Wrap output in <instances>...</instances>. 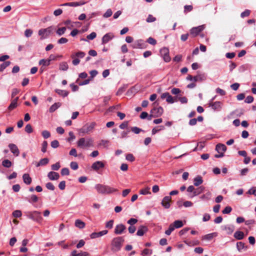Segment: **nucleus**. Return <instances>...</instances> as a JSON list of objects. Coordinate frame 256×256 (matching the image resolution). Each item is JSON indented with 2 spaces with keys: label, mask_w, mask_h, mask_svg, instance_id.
Returning a JSON list of instances; mask_svg holds the SVG:
<instances>
[{
  "label": "nucleus",
  "mask_w": 256,
  "mask_h": 256,
  "mask_svg": "<svg viewBox=\"0 0 256 256\" xmlns=\"http://www.w3.org/2000/svg\"><path fill=\"white\" fill-rule=\"evenodd\" d=\"M250 10H246L244 12L241 13L240 16L242 18L250 16Z\"/></svg>",
  "instance_id": "obj_46"
},
{
  "label": "nucleus",
  "mask_w": 256,
  "mask_h": 256,
  "mask_svg": "<svg viewBox=\"0 0 256 256\" xmlns=\"http://www.w3.org/2000/svg\"><path fill=\"white\" fill-rule=\"evenodd\" d=\"M66 30V27H62L58 29L56 31V34L59 36L62 35Z\"/></svg>",
  "instance_id": "obj_42"
},
{
  "label": "nucleus",
  "mask_w": 256,
  "mask_h": 256,
  "mask_svg": "<svg viewBox=\"0 0 256 256\" xmlns=\"http://www.w3.org/2000/svg\"><path fill=\"white\" fill-rule=\"evenodd\" d=\"M95 126L96 124L94 122H92L89 124L84 126L80 129V132L83 134H88L92 130Z\"/></svg>",
  "instance_id": "obj_7"
},
{
  "label": "nucleus",
  "mask_w": 256,
  "mask_h": 256,
  "mask_svg": "<svg viewBox=\"0 0 256 256\" xmlns=\"http://www.w3.org/2000/svg\"><path fill=\"white\" fill-rule=\"evenodd\" d=\"M160 54L162 56L169 54V50L166 48H163L160 50Z\"/></svg>",
  "instance_id": "obj_58"
},
{
  "label": "nucleus",
  "mask_w": 256,
  "mask_h": 256,
  "mask_svg": "<svg viewBox=\"0 0 256 256\" xmlns=\"http://www.w3.org/2000/svg\"><path fill=\"white\" fill-rule=\"evenodd\" d=\"M131 130L136 134H138L140 132L143 131L141 128L136 126L132 127Z\"/></svg>",
  "instance_id": "obj_44"
},
{
  "label": "nucleus",
  "mask_w": 256,
  "mask_h": 256,
  "mask_svg": "<svg viewBox=\"0 0 256 256\" xmlns=\"http://www.w3.org/2000/svg\"><path fill=\"white\" fill-rule=\"evenodd\" d=\"M22 212L20 210H16L12 212V216L14 218H20L22 216Z\"/></svg>",
  "instance_id": "obj_48"
},
{
  "label": "nucleus",
  "mask_w": 256,
  "mask_h": 256,
  "mask_svg": "<svg viewBox=\"0 0 256 256\" xmlns=\"http://www.w3.org/2000/svg\"><path fill=\"white\" fill-rule=\"evenodd\" d=\"M232 210V208L230 206H226L224 209L222 210V213L224 214H230Z\"/></svg>",
  "instance_id": "obj_60"
},
{
  "label": "nucleus",
  "mask_w": 256,
  "mask_h": 256,
  "mask_svg": "<svg viewBox=\"0 0 256 256\" xmlns=\"http://www.w3.org/2000/svg\"><path fill=\"white\" fill-rule=\"evenodd\" d=\"M2 165L5 168H9L12 166V163L8 160H4L2 162Z\"/></svg>",
  "instance_id": "obj_39"
},
{
  "label": "nucleus",
  "mask_w": 256,
  "mask_h": 256,
  "mask_svg": "<svg viewBox=\"0 0 256 256\" xmlns=\"http://www.w3.org/2000/svg\"><path fill=\"white\" fill-rule=\"evenodd\" d=\"M94 141L92 138L86 140L85 138H80L77 142V146L82 148H88L94 146Z\"/></svg>",
  "instance_id": "obj_2"
},
{
  "label": "nucleus",
  "mask_w": 256,
  "mask_h": 256,
  "mask_svg": "<svg viewBox=\"0 0 256 256\" xmlns=\"http://www.w3.org/2000/svg\"><path fill=\"white\" fill-rule=\"evenodd\" d=\"M170 225L174 230V228H178L182 227L183 226V222L182 220H177L174 221L172 224H170Z\"/></svg>",
  "instance_id": "obj_25"
},
{
  "label": "nucleus",
  "mask_w": 256,
  "mask_h": 256,
  "mask_svg": "<svg viewBox=\"0 0 256 256\" xmlns=\"http://www.w3.org/2000/svg\"><path fill=\"white\" fill-rule=\"evenodd\" d=\"M126 160L131 162H134L135 160V158L132 154H128L126 155Z\"/></svg>",
  "instance_id": "obj_43"
},
{
  "label": "nucleus",
  "mask_w": 256,
  "mask_h": 256,
  "mask_svg": "<svg viewBox=\"0 0 256 256\" xmlns=\"http://www.w3.org/2000/svg\"><path fill=\"white\" fill-rule=\"evenodd\" d=\"M211 196V193L208 192L206 194H203L200 196V198L202 200H210Z\"/></svg>",
  "instance_id": "obj_41"
},
{
  "label": "nucleus",
  "mask_w": 256,
  "mask_h": 256,
  "mask_svg": "<svg viewBox=\"0 0 256 256\" xmlns=\"http://www.w3.org/2000/svg\"><path fill=\"white\" fill-rule=\"evenodd\" d=\"M76 252V250H73L71 253V256H90V254L86 252H82L78 254Z\"/></svg>",
  "instance_id": "obj_27"
},
{
  "label": "nucleus",
  "mask_w": 256,
  "mask_h": 256,
  "mask_svg": "<svg viewBox=\"0 0 256 256\" xmlns=\"http://www.w3.org/2000/svg\"><path fill=\"white\" fill-rule=\"evenodd\" d=\"M42 134L44 138H48L50 136V132L46 130H43L42 132Z\"/></svg>",
  "instance_id": "obj_52"
},
{
  "label": "nucleus",
  "mask_w": 256,
  "mask_h": 256,
  "mask_svg": "<svg viewBox=\"0 0 256 256\" xmlns=\"http://www.w3.org/2000/svg\"><path fill=\"white\" fill-rule=\"evenodd\" d=\"M8 147L11 152L14 154L16 155V156L19 155L20 152L18 146L16 144H10L8 145Z\"/></svg>",
  "instance_id": "obj_17"
},
{
  "label": "nucleus",
  "mask_w": 256,
  "mask_h": 256,
  "mask_svg": "<svg viewBox=\"0 0 256 256\" xmlns=\"http://www.w3.org/2000/svg\"><path fill=\"white\" fill-rule=\"evenodd\" d=\"M26 216L29 218L38 222H41L42 220L41 213L38 211L29 212H27Z\"/></svg>",
  "instance_id": "obj_3"
},
{
  "label": "nucleus",
  "mask_w": 256,
  "mask_h": 256,
  "mask_svg": "<svg viewBox=\"0 0 256 256\" xmlns=\"http://www.w3.org/2000/svg\"><path fill=\"white\" fill-rule=\"evenodd\" d=\"M52 31L51 27L40 30H38V34L41 36L40 39L43 40L48 37L52 32Z\"/></svg>",
  "instance_id": "obj_6"
},
{
  "label": "nucleus",
  "mask_w": 256,
  "mask_h": 256,
  "mask_svg": "<svg viewBox=\"0 0 256 256\" xmlns=\"http://www.w3.org/2000/svg\"><path fill=\"white\" fill-rule=\"evenodd\" d=\"M204 190V187H203V186H200L198 188H194V194H190L189 197L190 198H192L194 196H198V195L200 194H201L202 192Z\"/></svg>",
  "instance_id": "obj_19"
},
{
  "label": "nucleus",
  "mask_w": 256,
  "mask_h": 256,
  "mask_svg": "<svg viewBox=\"0 0 256 256\" xmlns=\"http://www.w3.org/2000/svg\"><path fill=\"white\" fill-rule=\"evenodd\" d=\"M172 201V198L170 196H164L162 201V205L165 208H169L170 206V202Z\"/></svg>",
  "instance_id": "obj_9"
},
{
  "label": "nucleus",
  "mask_w": 256,
  "mask_h": 256,
  "mask_svg": "<svg viewBox=\"0 0 256 256\" xmlns=\"http://www.w3.org/2000/svg\"><path fill=\"white\" fill-rule=\"evenodd\" d=\"M10 64V61H6L2 64L0 66V72H2L4 71V70Z\"/></svg>",
  "instance_id": "obj_37"
},
{
  "label": "nucleus",
  "mask_w": 256,
  "mask_h": 256,
  "mask_svg": "<svg viewBox=\"0 0 256 256\" xmlns=\"http://www.w3.org/2000/svg\"><path fill=\"white\" fill-rule=\"evenodd\" d=\"M48 162H49V160L48 158H42L36 164V166L38 167L40 166H45L48 163Z\"/></svg>",
  "instance_id": "obj_31"
},
{
  "label": "nucleus",
  "mask_w": 256,
  "mask_h": 256,
  "mask_svg": "<svg viewBox=\"0 0 256 256\" xmlns=\"http://www.w3.org/2000/svg\"><path fill=\"white\" fill-rule=\"evenodd\" d=\"M222 103L220 102H211L209 104V106H211L212 108L216 110H220L222 108Z\"/></svg>",
  "instance_id": "obj_14"
},
{
  "label": "nucleus",
  "mask_w": 256,
  "mask_h": 256,
  "mask_svg": "<svg viewBox=\"0 0 256 256\" xmlns=\"http://www.w3.org/2000/svg\"><path fill=\"white\" fill-rule=\"evenodd\" d=\"M59 68L62 70H67L68 68V66L66 62H63L60 64Z\"/></svg>",
  "instance_id": "obj_36"
},
{
  "label": "nucleus",
  "mask_w": 256,
  "mask_h": 256,
  "mask_svg": "<svg viewBox=\"0 0 256 256\" xmlns=\"http://www.w3.org/2000/svg\"><path fill=\"white\" fill-rule=\"evenodd\" d=\"M75 226L79 228H83L85 227V223L80 220H76L74 223Z\"/></svg>",
  "instance_id": "obj_29"
},
{
  "label": "nucleus",
  "mask_w": 256,
  "mask_h": 256,
  "mask_svg": "<svg viewBox=\"0 0 256 256\" xmlns=\"http://www.w3.org/2000/svg\"><path fill=\"white\" fill-rule=\"evenodd\" d=\"M205 26L204 25L200 26L197 27H194L190 30V35L194 38L200 34L204 30Z\"/></svg>",
  "instance_id": "obj_5"
},
{
  "label": "nucleus",
  "mask_w": 256,
  "mask_h": 256,
  "mask_svg": "<svg viewBox=\"0 0 256 256\" xmlns=\"http://www.w3.org/2000/svg\"><path fill=\"white\" fill-rule=\"evenodd\" d=\"M138 220L134 218H130L128 222L127 223L130 226H134L138 222Z\"/></svg>",
  "instance_id": "obj_53"
},
{
  "label": "nucleus",
  "mask_w": 256,
  "mask_h": 256,
  "mask_svg": "<svg viewBox=\"0 0 256 256\" xmlns=\"http://www.w3.org/2000/svg\"><path fill=\"white\" fill-rule=\"evenodd\" d=\"M85 4L84 2H67L64 3L63 4H62L61 6H79L83 5Z\"/></svg>",
  "instance_id": "obj_20"
},
{
  "label": "nucleus",
  "mask_w": 256,
  "mask_h": 256,
  "mask_svg": "<svg viewBox=\"0 0 256 256\" xmlns=\"http://www.w3.org/2000/svg\"><path fill=\"white\" fill-rule=\"evenodd\" d=\"M50 145L54 148H57L59 146V142L57 140H54L51 142Z\"/></svg>",
  "instance_id": "obj_56"
},
{
  "label": "nucleus",
  "mask_w": 256,
  "mask_h": 256,
  "mask_svg": "<svg viewBox=\"0 0 256 256\" xmlns=\"http://www.w3.org/2000/svg\"><path fill=\"white\" fill-rule=\"evenodd\" d=\"M25 130L28 134L32 133L33 131L32 126L30 124H28L25 127Z\"/></svg>",
  "instance_id": "obj_55"
},
{
  "label": "nucleus",
  "mask_w": 256,
  "mask_h": 256,
  "mask_svg": "<svg viewBox=\"0 0 256 256\" xmlns=\"http://www.w3.org/2000/svg\"><path fill=\"white\" fill-rule=\"evenodd\" d=\"M218 234L216 232L210 233L204 236L202 240H212L217 236Z\"/></svg>",
  "instance_id": "obj_28"
},
{
  "label": "nucleus",
  "mask_w": 256,
  "mask_h": 256,
  "mask_svg": "<svg viewBox=\"0 0 256 256\" xmlns=\"http://www.w3.org/2000/svg\"><path fill=\"white\" fill-rule=\"evenodd\" d=\"M152 253V250L149 248H144L141 253L142 256H146L147 255L151 254Z\"/></svg>",
  "instance_id": "obj_40"
},
{
  "label": "nucleus",
  "mask_w": 256,
  "mask_h": 256,
  "mask_svg": "<svg viewBox=\"0 0 256 256\" xmlns=\"http://www.w3.org/2000/svg\"><path fill=\"white\" fill-rule=\"evenodd\" d=\"M95 188L99 194H110L118 191V190L115 188L102 184H96Z\"/></svg>",
  "instance_id": "obj_1"
},
{
  "label": "nucleus",
  "mask_w": 256,
  "mask_h": 256,
  "mask_svg": "<svg viewBox=\"0 0 256 256\" xmlns=\"http://www.w3.org/2000/svg\"><path fill=\"white\" fill-rule=\"evenodd\" d=\"M24 182L26 184H30L32 182V178L28 174H24L22 176Z\"/></svg>",
  "instance_id": "obj_24"
},
{
  "label": "nucleus",
  "mask_w": 256,
  "mask_h": 256,
  "mask_svg": "<svg viewBox=\"0 0 256 256\" xmlns=\"http://www.w3.org/2000/svg\"><path fill=\"white\" fill-rule=\"evenodd\" d=\"M60 166L59 162L56 163L55 164H52L51 166L52 169L54 170H58L60 168Z\"/></svg>",
  "instance_id": "obj_54"
},
{
  "label": "nucleus",
  "mask_w": 256,
  "mask_h": 256,
  "mask_svg": "<svg viewBox=\"0 0 256 256\" xmlns=\"http://www.w3.org/2000/svg\"><path fill=\"white\" fill-rule=\"evenodd\" d=\"M244 234L242 232L238 230L234 234V237L238 240H241L244 238Z\"/></svg>",
  "instance_id": "obj_26"
},
{
  "label": "nucleus",
  "mask_w": 256,
  "mask_h": 256,
  "mask_svg": "<svg viewBox=\"0 0 256 256\" xmlns=\"http://www.w3.org/2000/svg\"><path fill=\"white\" fill-rule=\"evenodd\" d=\"M112 14L111 9H108L106 12L104 14L103 16L106 18L110 17Z\"/></svg>",
  "instance_id": "obj_57"
},
{
  "label": "nucleus",
  "mask_w": 256,
  "mask_h": 256,
  "mask_svg": "<svg viewBox=\"0 0 256 256\" xmlns=\"http://www.w3.org/2000/svg\"><path fill=\"white\" fill-rule=\"evenodd\" d=\"M70 166L71 168L74 170H76L78 168V163L75 162H71L70 164Z\"/></svg>",
  "instance_id": "obj_59"
},
{
  "label": "nucleus",
  "mask_w": 256,
  "mask_h": 256,
  "mask_svg": "<svg viewBox=\"0 0 256 256\" xmlns=\"http://www.w3.org/2000/svg\"><path fill=\"white\" fill-rule=\"evenodd\" d=\"M96 36V34L95 32H92L90 34L87 36L86 38L88 40H92Z\"/></svg>",
  "instance_id": "obj_63"
},
{
  "label": "nucleus",
  "mask_w": 256,
  "mask_h": 256,
  "mask_svg": "<svg viewBox=\"0 0 256 256\" xmlns=\"http://www.w3.org/2000/svg\"><path fill=\"white\" fill-rule=\"evenodd\" d=\"M206 79V77L204 74H199L196 76H194V82L198 81H203Z\"/></svg>",
  "instance_id": "obj_23"
},
{
  "label": "nucleus",
  "mask_w": 256,
  "mask_h": 256,
  "mask_svg": "<svg viewBox=\"0 0 256 256\" xmlns=\"http://www.w3.org/2000/svg\"><path fill=\"white\" fill-rule=\"evenodd\" d=\"M120 241H112L111 244V250L114 252L120 250L122 247Z\"/></svg>",
  "instance_id": "obj_10"
},
{
  "label": "nucleus",
  "mask_w": 256,
  "mask_h": 256,
  "mask_svg": "<svg viewBox=\"0 0 256 256\" xmlns=\"http://www.w3.org/2000/svg\"><path fill=\"white\" fill-rule=\"evenodd\" d=\"M254 100V98L252 96H249L246 98L244 100V102L246 103L250 104L253 102Z\"/></svg>",
  "instance_id": "obj_64"
},
{
  "label": "nucleus",
  "mask_w": 256,
  "mask_h": 256,
  "mask_svg": "<svg viewBox=\"0 0 256 256\" xmlns=\"http://www.w3.org/2000/svg\"><path fill=\"white\" fill-rule=\"evenodd\" d=\"M48 146V142L46 141H44L42 143V152L44 153L46 152V148Z\"/></svg>",
  "instance_id": "obj_51"
},
{
  "label": "nucleus",
  "mask_w": 256,
  "mask_h": 256,
  "mask_svg": "<svg viewBox=\"0 0 256 256\" xmlns=\"http://www.w3.org/2000/svg\"><path fill=\"white\" fill-rule=\"evenodd\" d=\"M247 194L256 196V187L252 188L248 191Z\"/></svg>",
  "instance_id": "obj_62"
},
{
  "label": "nucleus",
  "mask_w": 256,
  "mask_h": 256,
  "mask_svg": "<svg viewBox=\"0 0 256 256\" xmlns=\"http://www.w3.org/2000/svg\"><path fill=\"white\" fill-rule=\"evenodd\" d=\"M86 55V54L83 52H78L74 54H72L71 55V58H83Z\"/></svg>",
  "instance_id": "obj_32"
},
{
  "label": "nucleus",
  "mask_w": 256,
  "mask_h": 256,
  "mask_svg": "<svg viewBox=\"0 0 256 256\" xmlns=\"http://www.w3.org/2000/svg\"><path fill=\"white\" fill-rule=\"evenodd\" d=\"M236 248L239 252L246 250L247 249V246H246L244 243L242 241H239L236 243Z\"/></svg>",
  "instance_id": "obj_21"
},
{
  "label": "nucleus",
  "mask_w": 256,
  "mask_h": 256,
  "mask_svg": "<svg viewBox=\"0 0 256 256\" xmlns=\"http://www.w3.org/2000/svg\"><path fill=\"white\" fill-rule=\"evenodd\" d=\"M224 230H226V233L228 234H230L234 230V226H225Z\"/></svg>",
  "instance_id": "obj_35"
},
{
  "label": "nucleus",
  "mask_w": 256,
  "mask_h": 256,
  "mask_svg": "<svg viewBox=\"0 0 256 256\" xmlns=\"http://www.w3.org/2000/svg\"><path fill=\"white\" fill-rule=\"evenodd\" d=\"M203 182L202 178L200 176H197L194 178V184L195 186H198Z\"/></svg>",
  "instance_id": "obj_30"
},
{
  "label": "nucleus",
  "mask_w": 256,
  "mask_h": 256,
  "mask_svg": "<svg viewBox=\"0 0 256 256\" xmlns=\"http://www.w3.org/2000/svg\"><path fill=\"white\" fill-rule=\"evenodd\" d=\"M156 20V18L152 14H149L147 18L146 21L147 22H152Z\"/></svg>",
  "instance_id": "obj_47"
},
{
  "label": "nucleus",
  "mask_w": 256,
  "mask_h": 256,
  "mask_svg": "<svg viewBox=\"0 0 256 256\" xmlns=\"http://www.w3.org/2000/svg\"><path fill=\"white\" fill-rule=\"evenodd\" d=\"M38 63H39L40 65L46 66H48L49 65H50V60H48V58L46 60L42 59L39 61Z\"/></svg>",
  "instance_id": "obj_34"
},
{
  "label": "nucleus",
  "mask_w": 256,
  "mask_h": 256,
  "mask_svg": "<svg viewBox=\"0 0 256 256\" xmlns=\"http://www.w3.org/2000/svg\"><path fill=\"white\" fill-rule=\"evenodd\" d=\"M126 227L123 224L116 225L114 228V233L116 234H120L126 232Z\"/></svg>",
  "instance_id": "obj_11"
},
{
  "label": "nucleus",
  "mask_w": 256,
  "mask_h": 256,
  "mask_svg": "<svg viewBox=\"0 0 256 256\" xmlns=\"http://www.w3.org/2000/svg\"><path fill=\"white\" fill-rule=\"evenodd\" d=\"M114 38V34L112 33L109 32L104 35L102 38V44H104L108 43Z\"/></svg>",
  "instance_id": "obj_12"
},
{
  "label": "nucleus",
  "mask_w": 256,
  "mask_h": 256,
  "mask_svg": "<svg viewBox=\"0 0 256 256\" xmlns=\"http://www.w3.org/2000/svg\"><path fill=\"white\" fill-rule=\"evenodd\" d=\"M133 48L144 49L147 47V44L142 40H138L132 44Z\"/></svg>",
  "instance_id": "obj_8"
},
{
  "label": "nucleus",
  "mask_w": 256,
  "mask_h": 256,
  "mask_svg": "<svg viewBox=\"0 0 256 256\" xmlns=\"http://www.w3.org/2000/svg\"><path fill=\"white\" fill-rule=\"evenodd\" d=\"M56 92L59 95L62 96L64 97L66 96L68 94V92H67L66 90H58V89L56 90Z\"/></svg>",
  "instance_id": "obj_38"
},
{
  "label": "nucleus",
  "mask_w": 256,
  "mask_h": 256,
  "mask_svg": "<svg viewBox=\"0 0 256 256\" xmlns=\"http://www.w3.org/2000/svg\"><path fill=\"white\" fill-rule=\"evenodd\" d=\"M158 105V104H156V102H154L152 104V106L154 108L151 110L150 113L152 114V116L154 118H157L160 116L163 112L164 110L163 108L161 106H159L158 108H156V106Z\"/></svg>",
  "instance_id": "obj_4"
},
{
  "label": "nucleus",
  "mask_w": 256,
  "mask_h": 256,
  "mask_svg": "<svg viewBox=\"0 0 256 256\" xmlns=\"http://www.w3.org/2000/svg\"><path fill=\"white\" fill-rule=\"evenodd\" d=\"M33 32L30 29H26L24 32V35L26 37L29 38L32 36Z\"/></svg>",
  "instance_id": "obj_61"
},
{
  "label": "nucleus",
  "mask_w": 256,
  "mask_h": 256,
  "mask_svg": "<svg viewBox=\"0 0 256 256\" xmlns=\"http://www.w3.org/2000/svg\"><path fill=\"white\" fill-rule=\"evenodd\" d=\"M192 10L193 6L192 5H186L184 6V12L186 14L191 12Z\"/></svg>",
  "instance_id": "obj_45"
},
{
  "label": "nucleus",
  "mask_w": 256,
  "mask_h": 256,
  "mask_svg": "<svg viewBox=\"0 0 256 256\" xmlns=\"http://www.w3.org/2000/svg\"><path fill=\"white\" fill-rule=\"evenodd\" d=\"M48 177L50 180H57L60 178V175L58 172H50L48 174Z\"/></svg>",
  "instance_id": "obj_18"
},
{
  "label": "nucleus",
  "mask_w": 256,
  "mask_h": 256,
  "mask_svg": "<svg viewBox=\"0 0 256 256\" xmlns=\"http://www.w3.org/2000/svg\"><path fill=\"white\" fill-rule=\"evenodd\" d=\"M226 146L222 144H218L216 147V150L218 154H224L226 150Z\"/></svg>",
  "instance_id": "obj_16"
},
{
  "label": "nucleus",
  "mask_w": 256,
  "mask_h": 256,
  "mask_svg": "<svg viewBox=\"0 0 256 256\" xmlns=\"http://www.w3.org/2000/svg\"><path fill=\"white\" fill-rule=\"evenodd\" d=\"M146 42L153 46L156 45V40L152 37L148 38L146 40Z\"/></svg>",
  "instance_id": "obj_50"
},
{
  "label": "nucleus",
  "mask_w": 256,
  "mask_h": 256,
  "mask_svg": "<svg viewBox=\"0 0 256 256\" xmlns=\"http://www.w3.org/2000/svg\"><path fill=\"white\" fill-rule=\"evenodd\" d=\"M61 104L60 102H56L52 104L50 108L49 111L50 112H53L56 110H57L60 106Z\"/></svg>",
  "instance_id": "obj_33"
},
{
  "label": "nucleus",
  "mask_w": 256,
  "mask_h": 256,
  "mask_svg": "<svg viewBox=\"0 0 256 256\" xmlns=\"http://www.w3.org/2000/svg\"><path fill=\"white\" fill-rule=\"evenodd\" d=\"M70 174V171L68 168H63L61 170V174L62 176H68Z\"/></svg>",
  "instance_id": "obj_49"
},
{
  "label": "nucleus",
  "mask_w": 256,
  "mask_h": 256,
  "mask_svg": "<svg viewBox=\"0 0 256 256\" xmlns=\"http://www.w3.org/2000/svg\"><path fill=\"white\" fill-rule=\"evenodd\" d=\"M18 100V97H16L12 102L10 104L8 107L10 110H12L17 106V102Z\"/></svg>",
  "instance_id": "obj_22"
},
{
  "label": "nucleus",
  "mask_w": 256,
  "mask_h": 256,
  "mask_svg": "<svg viewBox=\"0 0 256 256\" xmlns=\"http://www.w3.org/2000/svg\"><path fill=\"white\" fill-rule=\"evenodd\" d=\"M148 230L147 226H140L138 227L136 232V235L138 236H142Z\"/></svg>",
  "instance_id": "obj_15"
},
{
  "label": "nucleus",
  "mask_w": 256,
  "mask_h": 256,
  "mask_svg": "<svg viewBox=\"0 0 256 256\" xmlns=\"http://www.w3.org/2000/svg\"><path fill=\"white\" fill-rule=\"evenodd\" d=\"M104 164L102 161H96L94 162L92 166V168L96 171H98L100 168H104Z\"/></svg>",
  "instance_id": "obj_13"
}]
</instances>
